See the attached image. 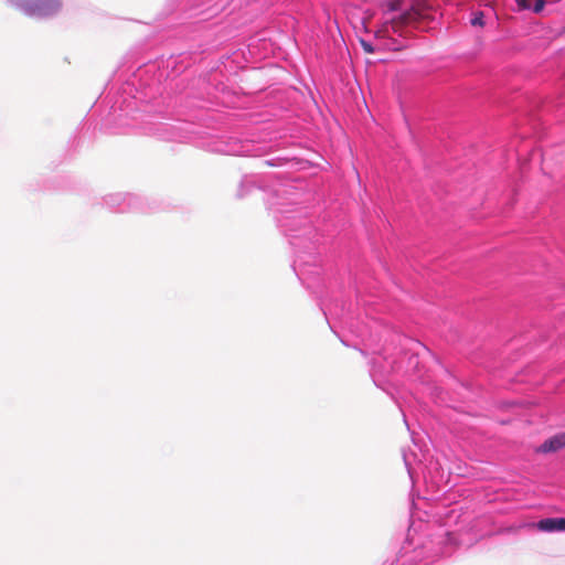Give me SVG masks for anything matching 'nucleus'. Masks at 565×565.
Listing matches in <instances>:
<instances>
[{"instance_id": "1", "label": "nucleus", "mask_w": 565, "mask_h": 565, "mask_svg": "<svg viewBox=\"0 0 565 565\" xmlns=\"http://www.w3.org/2000/svg\"><path fill=\"white\" fill-rule=\"evenodd\" d=\"M62 7L60 0H23L22 10L33 17H49L56 13Z\"/></svg>"}, {"instance_id": "2", "label": "nucleus", "mask_w": 565, "mask_h": 565, "mask_svg": "<svg viewBox=\"0 0 565 565\" xmlns=\"http://www.w3.org/2000/svg\"><path fill=\"white\" fill-rule=\"evenodd\" d=\"M423 17L424 14L422 8L419 6H413L409 10L405 11L399 17L386 20V22H388V28L393 33L403 35V31L407 25Z\"/></svg>"}, {"instance_id": "3", "label": "nucleus", "mask_w": 565, "mask_h": 565, "mask_svg": "<svg viewBox=\"0 0 565 565\" xmlns=\"http://www.w3.org/2000/svg\"><path fill=\"white\" fill-rule=\"evenodd\" d=\"M423 17L424 14L422 8L419 6H413L409 10L405 11L399 17L386 20V22H388V28L393 33L403 35V31L407 25Z\"/></svg>"}, {"instance_id": "4", "label": "nucleus", "mask_w": 565, "mask_h": 565, "mask_svg": "<svg viewBox=\"0 0 565 565\" xmlns=\"http://www.w3.org/2000/svg\"><path fill=\"white\" fill-rule=\"evenodd\" d=\"M423 17L424 14L422 8L419 6H413L409 10L405 11L399 17L386 20V22H388V28L393 33L403 35V31L407 25Z\"/></svg>"}, {"instance_id": "5", "label": "nucleus", "mask_w": 565, "mask_h": 565, "mask_svg": "<svg viewBox=\"0 0 565 565\" xmlns=\"http://www.w3.org/2000/svg\"><path fill=\"white\" fill-rule=\"evenodd\" d=\"M423 17L424 14L422 8L419 6H413L409 10L405 11L399 17L386 20V22H388V28L393 33L403 35V31L407 25Z\"/></svg>"}, {"instance_id": "6", "label": "nucleus", "mask_w": 565, "mask_h": 565, "mask_svg": "<svg viewBox=\"0 0 565 565\" xmlns=\"http://www.w3.org/2000/svg\"><path fill=\"white\" fill-rule=\"evenodd\" d=\"M537 529L544 532L565 531V518H548L539 521Z\"/></svg>"}, {"instance_id": "7", "label": "nucleus", "mask_w": 565, "mask_h": 565, "mask_svg": "<svg viewBox=\"0 0 565 565\" xmlns=\"http://www.w3.org/2000/svg\"><path fill=\"white\" fill-rule=\"evenodd\" d=\"M565 446V434H558L545 440L541 446L542 452H554Z\"/></svg>"}, {"instance_id": "8", "label": "nucleus", "mask_w": 565, "mask_h": 565, "mask_svg": "<svg viewBox=\"0 0 565 565\" xmlns=\"http://www.w3.org/2000/svg\"><path fill=\"white\" fill-rule=\"evenodd\" d=\"M519 6L523 9H532L535 13L543 10L545 6L544 0H519Z\"/></svg>"}, {"instance_id": "9", "label": "nucleus", "mask_w": 565, "mask_h": 565, "mask_svg": "<svg viewBox=\"0 0 565 565\" xmlns=\"http://www.w3.org/2000/svg\"><path fill=\"white\" fill-rule=\"evenodd\" d=\"M391 29L388 22H384L383 25L375 32L376 38L385 39L390 36Z\"/></svg>"}, {"instance_id": "10", "label": "nucleus", "mask_w": 565, "mask_h": 565, "mask_svg": "<svg viewBox=\"0 0 565 565\" xmlns=\"http://www.w3.org/2000/svg\"><path fill=\"white\" fill-rule=\"evenodd\" d=\"M403 4V0H390L386 2V7L388 11L399 10Z\"/></svg>"}, {"instance_id": "11", "label": "nucleus", "mask_w": 565, "mask_h": 565, "mask_svg": "<svg viewBox=\"0 0 565 565\" xmlns=\"http://www.w3.org/2000/svg\"><path fill=\"white\" fill-rule=\"evenodd\" d=\"M471 24L473 26H483V13L477 12L475 17L471 19Z\"/></svg>"}, {"instance_id": "12", "label": "nucleus", "mask_w": 565, "mask_h": 565, "mask_svg": "<svg viewBox=\"0 0 565 565\" xmlns=\"http://www.w3.org/2000/svg\"><path fill=\"white\" fill-rule=\"evenodd\" d=\"M361 46H362L363 51L366 52V53L371 54V53L374 52L373 46L369 42H366L364 40H361Z\"/></svg>"}]
</instances>
